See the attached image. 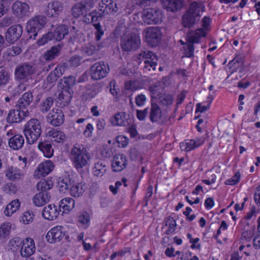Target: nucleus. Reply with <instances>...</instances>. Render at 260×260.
<instances>
[{
  "instance_id": "nucleus-1",
  "label": "nucleus",
  "mask_w": 260,
  "mask_h": 260,
  "mask_svg": "<svg viewBox=\"0 0 260 260\" xmlns=\"http://www.w3.org/2000/svg\"><path fill=\"white\" fill-rule=\"evenodd\" d=\"M90 154L83 145L76 144L71 149L70 159L77 170L86 167L90 159Z\"/></svg>"
},
{
  "instance_id": "nucleus-2",
  "label": "nucleus",
  "mask_w": 260,
  "mask_h": 260,
  "mask_svg": "<svg viewBox=\"0 0 260 260\" xmlns=\"http://www.w3.org/2000/svg\"><path fill=\"white\" fill-rule=\"evenodd\" d=\"M158 56L152 51L142 50L136 56V61L141 65L145 72L155 71L158 64Z\"/></svg>"
},
{
  "instance_id": "nucleus-3",
  "label": "nucleus",
  "mask_w": 260,
  "mask_h": 260,
  "mask_svg": "<svg viewBox=\"0 0 260 260\" xmlns=\"http://www.w3.org/2000/svg\"><path fill=\"white\" fill-rule=\"evenodd\" d=\"M23 132L29 144L35 143L40 137L42 133L41 122L36 118L30 119L25 124Z\"/></svg>"
},
{
  "instance_id": "nucleus-4",
  "label": "nucleus",
  "mask_w": 260,
  "mask_h": 260,
  "mask_svg": "<svg viewBox=\"0 0 260 260\" xmlns=\"http://www.w3.org/2000/svg\"><path fill=\"white\" fill-rule=\"evenodd\" d=\"M58 187L59 191L64 192L70 189L71 194L75 197H80L85 191L84 185L81 183L76 182L69 177L63 178L59 181Z\"/></svg>"
},
{
  "instance_id": "nucleus-5",
  "label": "nucleus",
  "mask_w": 260,
  "mask_h": 260,
  "mask_svg": "<svg viewBox=\"0 0 260 260\" xmlns=\"http://www.w3.org/2000/svg\"><path fill=\"white\" fill-rule=\"evenodd\" d=\"M200 7L194 2L189 6V9L183 15L182 24L186 28L192 27L200 19Z\"/></svg>"
},
{
  "instance_id": "nucleus-6",
  "label": "nucleus",
  "mask_w": 260,
  "mask_h": 260,
  "mask_svg": "<svg viewBox=\"0 0 260 260\" xmlns=\"http://www.w3.org/2000/svg\"><path fill=\"white\" fill-rule=\"evenodd\" d=\"M46 21V17L44 16H37L30 19L26 26L28 38L35 40L38 31L44 26Z\"/></svg>"
},
{
  "instance_id": "nucleus-7",
  "label": "nucleus",
  "mask_w": 260,
  "mask_h": 260,
  "mask_svg": "<svg viewBox=\"0 0 260 260\" xmlns=\"http://www.w3.org/2000/svg\"><path fill=\"white\" fill-rule=\"evenodd\" d=\"M140 44L139 36L135 33H131L122 38L120 46L123 51L128 52L137 49Z\"/></svg>"
},
{
  "instance_id": "nucleus-8",
  "label": "nucleus",
  "mask_w": 260,
  "mask_h": 260,
  "mask_svg": "<svg viewBox=\"0 0 260 260\" xmlns=\"http://www.w3.org/2000/svg\"><path fill=\"white\" fill-rule=\"evenodd\" d=\"M162 13L156 8H150L143 10L142 19L147 24H156L161 22Z\"/></svg>"
},
{
  "instance_id": "nucleus-9",
  "label": "nucleus",
  "mask_w": 260,
  "mask_h": 260,
  "mask_svg": "<svg viewBox=\"0 0 260 260\" xmlns=\"http://www.w3.org/2000/svg\"><path fill=\"white\" fill-rule=\"evenodd\" d=\"M109 70L107 63L103 61L96 62L90 68L91 77L94 80H100L108 75Z\"/></svg>"
},
{
  "instance_id": "nucleus-10",
  "label": "nucleus",
  "mask_w": 260,
  "mask_h": 260,
  "mask_svg": "<svg viewBox=\"0 0 260 260\" xmlns=\"http://www.w3.org/2000/svg\"><path fill=\"white\" fill-rule=\"evenodd\" d=\"M145 40L147 44L156 46L161 40V32L158 27H149L146 30Z\"/></svg>"
},
{
  "instance_id": "nucleus-11",
  "label": "nucleus",
  "mask_w": 260,
  "mask_h": 260,
  "mask_svg": "<svg viewBox=\"0 0 260 260\" xmlns=\"http://www.w3.org/2000/svg\"><path fill=\"white\" fill-rule=\"evenodd\" d=\"M93 7L92 0H85L77 3L72 8V14L75 18L84 15Z\"/></svg>"
},
{
  "instance_id": "nucleus-12",
  "label": "nucleus",
  "mask_w": 260,
  "mask_h": 260,
  "mask_svg": "<svg viewBox=\"0 0 260 260\" xmlns=\"http://www.w3.org/2000/svg\"><path fill=\"white\" fill-rule=\"evenodd\" d=\"M35 72L34 67L27 63H24L17 66L15 69V78L17 80L27 79Z\"/></svg>"
},
{
  "instance_id": "nucleus-13",
  "label": "nucleus",
  "mask_w": 260,
  "mask_h": 260,
  "mask_svg": "<svg viewBox=\"0 0 260 260\" xmlns=\"http://www.w3.org/2000/svg\"><path fill=\"white\" fill-rule=\"evenodd\" d=\"M29 114L28 110H23L15 106V109L9 111L7 117L9 123H19L21 122Z\"/></svg>"
},
{
  "instance_id": "nucleus-14",
  "label": "nucleus",
  "mask_w": 260,
  "mask_h": 260,
  "mask_svg": "<svg viewBox=\"0 0 260 260\" xmlns=\"http://www.w3.org/2000/svg\"><path fill=\"white\" fill-rule=\"evenodd\" d=\"M47 118L48 122L54 126H60L64 121V115L62 111L57 108L51 110Z\"/></svg>"
},
{
  "instance_id": "nucleus-15",
  "label": "nucleus",
  "mask_w": 260,
  "mask_h": 260,
  "mask_svg": "<svg viewBox=\"0 0 260 260\" xmlns=\"http://www.w3.org/2000/svg\"><path fill=\"white\" fill-rule=\"evenodd\" d=\"M65 236L62 227L56 226L53 227L47 233L46 239L50 243H55L60 241Z\"/></svg>"
},
{
  "instance_id": "nucleus-16",
  "label": "nucleus",
  "mask_w": 260,
  "mask_h": 260,
  "mask_svg": "<svg viewBox=\"0 0 260 260\" xmlns=\"http://www.w3.org/2000/svg\"><path fill=\"white\" fill-rule=\"evenodd\" d=\"M23 31L22 27L20 24L14 25L9 27L5 34L6 41L13 44L21 37Z\"/></svg>"
},
{
  "instance_id": "nucleus-17",
  "label": "nucleus",
  "mask_w": 260,
  "mask_h": 260,
  "mask_svg": "<svg viewBox=\"0 0 260 260\" xmlns=\"http://www.w3.org/2000/svg\"><path fill=\"white\" fill-rule=\"evenodd\" d=\"M205 138L203 137L197 138L193 140H186L180 143V149L182 151L188 152L202 145L205 143Z\"/></svg>"
},
{
  "instance_id": "nucleus-18",
  "label": "nucleus",
  "mask_w": 260,
  "mask_h": 260,
  "mask_svg": "<svg viewBox=\"0 0 260 260\" xmlns=\"http://www.w3.org/2000/svg\"><path fill=\"white\" fill-rule=\"evenodd\" d=\"M126 156L121 153L117 154L112 159V168L114 172H119L125 169L127 165Z\"/></svg>"
},
{
  "instance_id": "nucleus-19",
  "label": "nucleus",
  "mask_w": 260,
  "mask_h": 260,
  "mask_svg": "<svg viewBox=\"0 0 260 260\" xmlns=\"http://www.w3.org/2000/svg\"><path fill=\"white\" fill-rule=\"evenodd\" d=\"M73 90L70 88H62L57 96V103L59 107L63 108L68 106L73 96Z\"/></svg>"
},
{
  "instance_id": "nucleus-20",
  "label": "nucleus",
  "mask_w": 260,
  "mask_h": 260,
  "mask_svg": "<svg viewBox=\"0 0 260 260\" xmlns=\"http://www.w3.org/2000/svg\"><path fill=\"white\" fill-rule=\"evenodd\" d=\"M14 14L19 17L28 16L29 13V7L25 3L20 1L15 2L12 7Z\"/></svg>"
},
{
  "instance_id": "nucleus-21",
  "label": "nucleus",
  "mask_w": 260,
  "mask_h": 260,
  "mask_svg": "<svg viewBox=\"0 0 260 260\" xmlns=\"http://www.w3.org/2000/svg\"><path fill=\"white\" fill-rule=\"evenodd\" d=\"M63 7V3L59 1H53L48 4L46 14L49 17H56L62 12Z\"/></svg>"
},
{
  "instance_id": "nucleus-22",
  "label": "nucleus",
  "mask_w": 260,
  "mask_h": 260,
  "mask_svg": "<svg viewBox=\"0 0 260 260\" xmlns=\"http://www.w3.org/2000/svg\"><path fill=\"white\" fill-rule=\"evenodd\" d=\"M59 211L56 206L49 204L44 207L42 215L46 220H53L58 217Z\"/></svg>"
},
{
  "instance_id": "nucleus-23",
  "label": "nucleus",
  "mask_w": 260,
  "mask_h": 260,
  "mask_svg": "<svg viewBox=\"0 0 260 260\" xmlns=\"http://www.w3.org/2000/svg\"><path fill=\"white\" fill-rule=\"evenodd\" d=\"M33 100L32 93L30 91L23 93L17 101L16 107L22 109L23 110H28V107L31 103Z\"/></svg>"
},
{
  "instance_id": "nucleus-24",
  "label": "nucleus",
  "mask_w": 260,
  "mask_h": 260,
  "mask_svg": "<svg viewBox=\"0 0 260 260\" xmlns=\"http://www.w3.org/2000/svg\"><path fill=\"white\" fill-rule=\"evenodd\" d=\"M35 245L34 240L30 238H27L23 241L21 249V255L22 257H27L31 255L35 251Z\"/></svg>"
},
{
  "instance_id": "nucleus-25",
  "label": "nucleus",
  "mask_w": 260,
  "mask_h": 260,
  "mask_svg": "<svg viewBox=\"0 0 260 260\" xmlns=\"http://www.w3.org/2000/svg\"><path fill=\"white\" fill-rule=\"evenodd\" d=\"M5 175L8 179L16 181L23 177V173L21 170L16 167L9 166L5 171Z\"/></svg>"
},
{
  "instance_id": "nucleus-26",
  "label": "nucleus",
  "mask_w": 260,
  "mask_h": 260,
  "mask_svg": "<svg viewBox=\"0 0 260 260\" xmlns=\"http://www.w3.org/2000/svg\"><path fill=\"white\" fill-rule=\"evenodd\" d=\"M162 116V110L160 107L156 103H152L149 108V118L152 122H158Z\"/></svg>"
},
{
  "instance_id": "nucleus-27",
  "label": "nucleus",
  "mask_w": 260,
  "mask_h": 260,
  "mask_svg": "<svg viewBox=\"0 0 260 260\" xmlns=\"http://www.w3.org/2000/svg\"><path fill=\"white\" fill-rule=\"evenodd\" d=\"M66 67L64 65H58L54 70L51 72L47 77V81L49 84H53L56 82L57 79L63 75Z\"/></svg>"
},
{
  "instance_id": "nucleus-28",
  "label": "nucleus",
  "mask_w": 260,
  "mask_h": 260,
  "mask_svg": "<svg viewBox=\"0 0 260 260\" xmlns=\"http://www.w3.org/2000/svg\"><path fill=\"white\" fill-rule=\"evenodd\" d=\"M103 46L101 44L88 43L84 45L81 49L82 53L85 56H91L96 54Z\"/></svg>"
},
{
  "instance_id": "nucleus-29",
  "label": "nucleus",
  "mask_w": 260,
  "mask_h": 260,
  "mask_svg": "<svg viewBox=\"0 0 260 260\" xmlns=\"http://www.w3.org/2000/svg\"><path fill=\"white\" fill-rule=\"evenodd\" d=\"M24 144V139L21 135H15L10 138L8 141L9 147L14 150H18L21 149Z\"/></svg>"
},
{
  "instance_id": "nucleus-30",
  "label": "nucleus",
  "mask_w": 260,
  "mask_h": 260,
  "mask_svg": "<svg viewBox=\"0 0 260 260\" xmlns=\"http://www.w3.org/2000/svg\"><path fill=\"white\" fill-rule=\"evenodd\" d=\"M38 147L45 157L50 158L53 156L54 149L50 142L48 141L40 142L38 145Z\"/></svg>"
},
{
  "instance_id": "nucleus-31",
  "label": "nucleus",
  "mask_w": 260,
  "mask_h": 260,
  "mask_svg": "<svg viewBox=\"0 0 260 260\" xmlns=\"http://www.w3.org/2000/svg\"><path fill=\"white\" fill-rule=\"evenodd\" d=\"M68 34V26L66 25H60L56 28L54 32H51V35H52L51 38L52 40L60 41Z\"/></svg>"
},
{
  "instance_id": "nucleus-32",
  "label": "nucleus",
  "mask_w": 260,
  "mask_h": 260,
  "mask_svg": "<svg viewBox=\"0 0 260 260\" xmlns=\"http://www.w3.org/2000/svg\"><path fill=\"white\" fill-rule=\"evenodd\" d=\"M165 9L170 12H175L180 9L183 5L182 0H162Z\"/></svg>"
},
{
  "instance_id": "nucleus-33",
  "label": "nucleus",
  "mask_w": 260,
  "mask_h": 260,
  "mask_svg": "<svg viewBox=\"0 0 260 260\" xmlns=\"http://www.w3.org/2000/svg\"><path fill=\"white\" fill-rule=\"evenodd\" d=\"M53 162L51 160H47L43 162L37 167L38 175L44 177L53 170Z\"/></svg>"
},
{
  "instance_id": "nucleus-34",
  "label": "nucleus",
  "mask_w": 260,
  "mask_h": 260,
  "mask_svg": "<svg viewBox=\"0 0 260 260\" xmlns=\"http://www.w3.org/2000/svg\"><path fill=\"white\" fill-rule=\"evenodd\" d=\"M206 36V32L203 28L197 29L193 32H189L186 36V41L192 43H198L202 37Z\"/></svg>"
},
{
  "instance_id": "nucleus-35",
  "label": "nucleus",
  "mask_w": 260,
  "mask_h": 260,
  "mask_svg": "<svg viewBox=\"0 0 260 260\" xmlns=\"http://www.w3.org/2000/svg\"><path fill=\"white\" fill-rule=\"evenodd\" d=\"M50 199L49 193H44L39 192L36 194L33 198V203L36 206L40 207L47 204Z\"/></svg>"
},
{
  "instance_id": "nucleus-36",
  "label": "nucleus",
  "mask_w": 260,
  "mask_h": 260,
  "mask_svg": "<svg viewBox=\"0 0 260 260\" xmlns=\"http://www.w3.org/2000/svg\"><path fill=\"white\" fill-rule=\"evenodd\" d=\"M48 135L51 138L52 141L58 143H63L66 139L65 134L57 129L53 128L49 131Z\"/></svg>"
},
{
  "instance_id": "nucleus-37",
  "label": "nucleus",
  "mask_w": 260,
  "mask_h": 260,
  "mask_svg": "<svg viewBox=\"0 0 260 260\" xmlns=\"http://www.w3.org/2000/svg\"><path fill=\"white\" fill-rule=\"evenodd\" d=\"M53 185V182L51 179L42 180L37 184V188L40 192L49 193L48 190H50Z\"/></svg>"
},
{
  "instance_id": "nucleus-38",
  "label": "nucleus",
  "mask_w": 260,
  "mask_h": 260,
  "mask_svg": "<svg viewBox=\"0 0 260 260\" xmlns=\"http://www.w3.org/2000/svg\"><path fill=\"white\" fill-rule=\"evenodd\" d=\"M107 162L105 161H99L96 162L93 169V173L94 176L102 177L107 170Z\"/></svg>"
},
{
  "instance_id": "nucleus-39",
  "label": "nucleus",
  "mask_w": 260,
  "mask_h": 260,
  "mask_svg": "<svg viewBox=\"0 0 260 260\" xmlns=\"http://www.w3.org/2000/svg\"><path fill=\"white\" fill-rule=\"evenodd\" d=\"M74 206L75 201L74 199L71 198H65L60 201L59 208L70 211L74 208Z\"/></svg>"
},
{
  "instance_id": "nucleus-40",
  "label": "nucleus",
  "mask_w": 260,
  "mask_h": 260,
  "mask_svg": "<svg viewBox=\"0 0 260 260\" xmlns=\"http://www.w3.org/2000/svg\"><path fill=\"white\" fill-rule=\"evenodd\" d=\"M20 205L18 200H15L12 201L6 206L4 210L5 214L7 216H10L13 213L18 210Z\"/></svg>"
},
{
  "instance_id": "nucleus-41",
  "label": "nucleus",
  "mask_w": 260,
  "mask_h": 260,
  "mask_svg": "<svg viewBox=\"0 0 260 260\" xmlns=\"http://www.w3.org/2000/svg\"><path fill=\"white\" fill-rule=\"evenodd\" d=\"M106 9H108L110 12L113 14L118 12L122 13L123 10H125L123 4L115 3L114 2H110L109 4L106 5Z\"/></svg>"
},
{
  "instance_id": "nucleus-42",
  "label": "nucleus",
  "mask_w": 260,
  "mask_h": 260,
  "mask_svg": "<svg viewBox=\"0 0 260 260\" xmlns=\"http://www.w3.org/2000/svg\"><path fill=\"white\" fill-rule=\"evenodd\" d=\"M61 47L60 45H57L51 47L44 55V58L46 60H50L54 59L59 53Z\"/></svg>"
},
{
  "instance_id": "nucleus-43",
  "label": "nucleus",
  "mask_w": 260,
  "mask_h": 260,
  "mask_svg": "<svg viewBox=\"0 0 260 260\" xmlns=\"http://www.w3.org/2000/svg\"><path fill=\"white\" fill-rule=\"evenodd\" d=\"M125 116V113L118 112L115 115L112 122L117 126H125L126 122Z\"/></svg>"
},
{
  "instance_id": "nucleus-44",
  "label": "nucleus",
  "mask_w": 260,
  "mask_h": 260,
  "mask_svg": "<svg viewBox=\"0 0 260 260\" xmlns=\"http://www.w3.org/2000/svg\"><path fill=\"white\" fill-rule=\"evenodd\" d=\"M53 98L47 97L41 102L40 104V111L43 113L47 112L53 106Z\"/></svg>"
},
{
  "instance_id": "nucleus-45",
  "label": "nucleus",
  "mask_w": 260,
  "mask_h": 260,
  "mask_svg": "<svg viewBox=\"0 0 260 260\" xmlns=\"http://www.w3.org/2000/svg\"><path fill=\"white\" fill-rule=\"evenodd\" d=\"M78 222L84 228H87L90 223V216L88 213L84 212L79 214L77 217Z\"/></svg>"
},
{
  "instance_id": "nucleus-46",
  "label": "nucleus",
  "mask_w": 260,
  "mask_h": 260,
  "mask_svg": "<svg viewBox=\"0 0 260 260\" xmlns=\"http://www.w3.org/2000/svg\"><path fill=\"white\" fill-rule=\"evenodd\" d=\"M165 225L168 226V230L166 231V234L168 235L173 234L176 227V220L171 216H169L166 221Z\"/></svg>"
},
{
  "instance_id": "nucleus-47",
  "label": "nucleus",
  "mask_w": 260,
  "mask_h": 260,
  "mask_svg": "<svg viewBox=\"0 0 260 260\" xmlns=\"http://www.w3.org/2000/svg\"><path fill=\"white\" fill-rule=\"evenodd\" d=\"M194 50L193 44L186 41L185 45L183 47L182 51L185 57H192L194 56Z\"/></svg>"
},
{
  "instance_id": "nucleus-48",
  "label": "nucleus",
  "mask_w": 260,
  "mask_h": 260,
  "mask_svg": "<svg viewBox=\"0 0 260 260\" xmlns=\"http://www.w3.org/2000/svg\"><path fill=\"white\" fill-rule=\"evenodd\" d=\"M11 229V224L10 222H5L0 227V237L5 238L8 236Z\"/></svg>"
},
{
  "instance_id": "nucleus-49",
  "label": "nucleus",
  "mask_w": 260,
  "mask_h": 260,
  "mask_svg": "<svg viewBox=\"0 0 260 260\" xmlns=\"http://www.w3.org/2000/svg\"><path fill=\"white\" fill-rule=\"evenodd\" d=\"M10 77L7 72L5 70H0V87H3L8 84Z\"/></svg>"
},
{
  "instance_id": "nucleus-50",
  "label": "nucleus",
  "mask_w": 260,
  "mask_h": 260,
  "mask_svg": "<svg viewBox=\"0 0 260 260\" xmlns=\"http://www.w3.org/2000/svg\"><path fill=\"white\" fill-rule=\"evenodd\" d=\"M64 84L62 88H70L73 89L72 87L75 84L76 78L73 76H69L67 77H64Z\"/></svg>"
},
{
  "instance_id": "nucleus-51",
  "label": "nucleus",
  "mask_w": 260,
  "mask_h": 260,
  "mask_svg": "<svg viewBox=\"0 0 260 260\" xmlns=\"http://www.w3.org/2000/svg\"><path fill=\"white\" fill-rule=\"evenodd\" d=\"M100 91V88L99 85H92L86 91V94L89 98H93Z\"/></svg>"
},
{
  "instance_id": "nucleus-52",
  "label": "nucleus",
  "mask_w": 260,
  "mask_h": 260,
  "mask_svg": "<svg viewBox=\"0 0 260 260\" xmlns=\"http://www.w3.org/2000/svg\"><path fill=\"white\" fill-rule=\"evenodd\" d=\"M93 25L96 30L95 32V40L97 41H99L101 39L102 36H103L104 32L103 30L102 26L99 22L93 23Z\"/></svg>"
},
{
  "instance_id": "nucleus-53",
  "label": "nucleus",
  "mask_w": 260,
  "mask_h": 260,
  "mask_svg": "<svg viewBox=\"0 0 260 260\" xmlns=\"http://www.w3.org/2000/svg\"><path fill=\"white\" fill-rule=\"evenodd\" d=\"M91 22L96 23V22L101 20L104 16V12H98L94 10L91 12Z\"/></svg>"
},
{
  "instance_id": "nucleus-54",
  "label": "nucleus",
  "mask_w": 260,
  "mask_h": 260,
  "mask_svg": "<svg viewBox=\"0 0 260 260\" xmlns=\"http://www.w3.org/2000/svg\"><path fill=\"white\" fill-rule=\"evenodd\" d=\"M149 108L147 107L143 110H137L136 115L137 118L140 121H143L145 119L146 116L149 114Z\"/></svg>"
},
{
  "instance_id": "nucleus-55",
  "label": "nucleus",
  "mask_w": 260,
  "mask_h": 260,
  "mask_svg": "<svg viewBox=\"0 0 260 260\" xmlns=\"http://www.w3.org/2000/svg\"><path fill=\"white\" fill-rule=\"evenodd\" d=\"M51 32H48L46 34L43 35L40 39H39L37 41V44L39 46L44 45L47 43L49 41L52 40Z\"/></svg>"
},
{
  "instance_id": "nucleus-56",
  "label": "nucleus",
  "mask_w": 260,
  "mask_h": 260,
  "mask_svg": "<svg viewBox=\"0 0 260 260\" xmlns=\"http://www.w3.org/2000/svg\"><path fill=\"white\" fill-rule=\"evenodd\" d=\"M34 215L31 211H26L24 213L22 217V220L24 224H28L29 222L32 221Z\"/></svg>"
},
{
  "instance_id": "nucleus-57",
  "label": "nucleus",
  "mask_w": 260,
  "mask_h": 260,
  "mask_svg": "<svg viewBox=\"0 0 260 260\" xmlns=\"http://www.w3.org/2000/svg\"><path fill=\"white\" fill-rule=\"evenodd\" d=\"M173 101V96L171 95H165L160 98V103L162 105L166 106H169L172 105Z\"/></svg>"
},
{
  "instance_id": "nucleus-58",
  "label": "nucleus",
  "mask_w": 260,
  "mask_h": 260,
  "mask_svg": "<svg viewBox=\"0 0 260 260\" xmlns=\"http://www.w3.org/2000/svg\"><path fill=\"white\" fill-rule=\"evenodd\" d=\"M240 176V173L237 172L233 177L226 180L225 182V184L231 185L236 184L239 181Z\"/></svg>"
},
{
  "instance_id": "nucleus-59",
  "label": "nucleus",
  "mask_w": 260,
  "mask_h": 260,
  "mask_svg": "<svg viewBox=\"0 0 260 260\" xmlns=\"http://www.w3.org/2000/svg\"><path fill=\"white\" fill-rule=\"evenodd\" d=\"M81 57L78 55H75L71 57L69 60L68 62L71 67H77L79 66Z\"/></svg>"
},
{
  "instance_id": "nucleus-60",
  "label": "nucleus",
  "mask_w": 260,
  "mask_h": 260,
  "mask_svg": "<svg viewBox=\"0 0 260 260\" xmlns=\"http://www.w3.org/2000/svg\"><path fill=\"white\" fill-rule=\"evenodd\" d=\"M21 51V48L17 46H12L8 49V55L12 56L19 54Z\"/></svg>"
},
{
  "instance_id": "nucleus-61",
  "label": "nucleus",
  "mask_w": 260,
  "mask_h": 260,
  "mask_svg": "<svg viewBox=\"0 0 260 260\" xmlns=\"http://www.w3.org/2000/svg\"><path fill=\"white\" fill-rule=\"evenodd\" d=\"M242 61V57L240 55L236 56L232 60L230 61L228 66L230 68L234 67V69L237 68L238 66L237 65Z\"/></svg>"
},
{
  "instance_id": "nucleus-62",
  "label": "nucleus",
  "mask_w": 260,
  "mask_h": 260,
  "mask_svg": "<svg viewBox=\"0 0 260 260\" xmlns=\"http://www.w3.org/2000/svg\"><path fill=\"white\" fill-rule=\"evenodd\" d=\"M17 190V186L12 183L8 184L5 187V191L10 194L15 193Z\"/></svg>"
},
{
  "instance_id": "nucleus-63",
  "label": "nucleus",
  "mask_w": 260,
  "mask_h": 260,
  "mask_svg": "<svg viewBox=\"0 0 260 260\" xmlns=\"http://www.w3.org/2000/svg\"><path fill=\"white\" fill-rule=\"evenodd\" d=\"M146 100V96L142 94L138 95L135 99L136 104L139 107L143 106L145 104Z\"/></svg>"
},
{
  "instance_id": "nucleus-64",
  "label": "nucleus",
  "mask_w": 260,
  "mask_h": 260,
  "mask_svg": "<svg viewBox=\"0 0 260 260\" xmlns=\"http://www.w3.org/2000/svg\"><path fill=\"white\" fill-rule=\"evenodd\" d=\"M101 155L104 158H109L112 156V152L110 148H103L101 151Z\"/></svg>"
}]
</instances>
